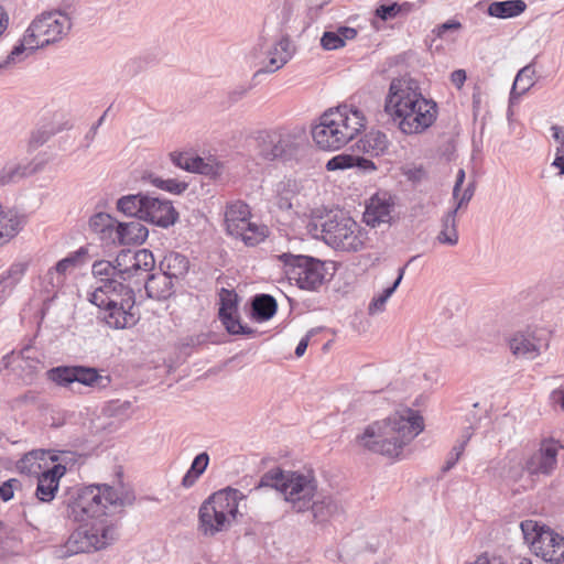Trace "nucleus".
<instances>
[{"label":"nucleus","mask_w":564,"mask_h":564,"mask_svg":"<svg viewBox=\"0 0 564 564\" xmlns=\"http://www.w3.org/2000/svg\"><path fill=\"white\" fill-rule=\"evenodd\" d=\"M135 495L130 489H116L107 484H94L76 488L64 500L67 518L83 522L58 547V557H69L78 553L96 552L112 545L119 539V525L106 518L109 513H120L131 507Z\"/></svg>","instance_id":"1"},{"label":"nucleus","mask_w":564,"mask_h":564,"mask_svg":"<svg viewBox=\"0 0 564 564\" xmlns=\"http://www.w3.org/2000/svg\"><path fill=\"white\" fill-rule=\"evenodd\" d=\"M384 110L404 134H420L437 118L436 102L426 99L417 80L406 76L391 82Z\"/></svg>","instance_id":"2"},{"label":"nucleus","mask_w":564,"mask_h":564,"mask_svg":"<svg viewBox=\"0 0 564 564\" xmlns=\"http://www.w3.org/2000/svg\"><path fill=\"white\" fill-rule=\"evenodd\" d=\"M424 429L423 419L411 409L368 425L357 436L359 446L388 457H398L403 447Z\"/></svg>","instance_id":"3"},{"label":"nucleus","mask_w":564,"mask_h":564,"mask_svg":"<svg viewBox=\"0 0 564 564\" xmlns=\"http://www.w3.org/2000/svg\"><path fill=\"white\" fill-rule=\"evenodd\" d=\"M72 28L69 15L59 10L47 11L33 19L7 58L0 62V69L22 62L36 50L61 41Z\"/></svg>","instance_id":"4"},{"label":"nucleus","mask_w":564,"mask_h":564,"mask_svg":"<svg viewBox=\"0 0 564 564\" xmlns=\"http://www.w3.org/2000/svg\"><path fill=\"white\" fill-rule=\"evenodd\" d=\"M366 127V118L356 107L340 105L325 111L313 127L316 145L325 151H336L354 140Z\"/></svg>","instance_id":"5"},{"label":"nucleus","mask_w":564,"mask_h":564,"mask_svg":"<svg viewBox=\"0 0 564 564\" xmlns=\"http://www.w3.org/2000/svg\"><path fill=\"white\" fill-rule=\"evenodd\" d=\"M272 488L282 494L292 511L302 513L310 510L316 498L318 482L312 470L302 473L283 470L279 467L264 473L254 489Z\"/></svg>","instance_id":"6"},{"label":"nucleus","mask_w":564,"mask_h":564,"mask_svg":"<svg viewBox=\"0 0 564 564\" xmlns=\"http://www.w3.org/2000/svg\"><path fill=\"white\" fill-rule=\"evenodd\" d=\"M89 302L101 310V318L113 329H124L134 326L140 316L134 311L135 294L131 285L104 284L94 290Z\"/></svg>","instance_id":"7"},{"label":"nucleus","mask_w":564,"mask_h":564,"mask_svg":"<svg viewBox=\"0 0 564 564\" xmlns=\"http://www.w3.org/2000/svg\"><path fill=\"white\" fill-rule=\"evenodd\" d=\"M246 496L227 487L209 496L199 507L198 529L205 536H214L228 530L239 514V501Z\"/></svg>","instance_id":"8"},{"label":"nucleus","mask_w":564,"mask_h":564,"mask_svg":"<svg viewBox=\"0 0 564 564\" xmlns=\"http://www.w3.org/2000/svg\"><path fill=\"white\" fill-rule=\"evenodd\" d=\"M305 141L304 132L296 129L261 131L257 137V154L268 162L291 161L297 159L305 147Z\"/></svg>","instance_id":"9"},{"label":"nucleus","mask_w":564,"mask_h":564,"mask_svg":"<svg viewBox=\"0 0 564 564\" xmlns=\"http://www.w3.org/2000/svg\"><path fill=\"white\" fill-rule=\"evenodd\" d=\"M520 527L533 554L549 563L564 562V536L533 520L522 521Z\"/></svg>","instance_id":"10"},{"label":"nucleus","mask_w":564,"mask_h":564,"mask_svg":"<svg viewBox=\"0 0 564 564\" xmlns=\"http://www.w3.org/2000/svg\"><path fill=\"white\" fill-rule=\"evenodd\" d=\"M322 239L336 250L358 251L365 242V232L349 216L335 214L322 224Z\"/></svg>","instance_id":"11"},{"label":"nucleus","mask_w":564,"mask_h":564,"mask_svg":"<svg viewBox=\"0 0 564 564\" xmlns=\"http://www.w3.org/2000/svg\"><path fill=\"white\" fill-rule=\"evenodd\" d=\"M284 265V274L302 290L315 291L324 282V263L315 258L284 252L278 256Z\"/></svg>","instance_id":"12"},{"label":"nucleus","mask_w":564,"mask_h":564,"mask_svg":"<svg viewBox=\"0 0 564 564\" xmlns=\"http://www.w3.org/2000/svg\"><path fill=\"white\" fill-rule=\"evenodd\" d=\"M119 273L124 284L139 288L155 268L153 253L148 249L121 250L117 254Z\"/></svg>","instance_id":"13"},{"label":"nucleus","mask_w":564,"mask_h":564,"mask_svg":"<svg viewBox=\"0 0 564 564\" xmlns=\"http://www.w3.org/2000/svg\"><path fill=\"white\" fill-rule=\"evenodd\" d=\"M7 368H11L25 384H31L36 375L44 368L39 352L33 347H25L19 352L12 351L2 359Z\"/></svg>","instance_id":"14"},{"label":"nucleus","mask_w":564,"mask_h":564,"mask_svg":"<svg viewBox=\"0 0 564 564\" xmlns=\"http://www.w3.org/2000/svg\"><path fill=\"white\" fill-rule=\"evenodd\" d=\"M562 445L553 438H545L540 447L525 462L523 469L530 475H551L557 466V455Z\"/></svg>","instance_id":"15"},{"label":"nucleus","mask_w":564,"mask_h":564,"mask_svg":"<svg viewBox=\"0 0 564 564\" xmlns=\"http://www.w3.org/2000/svg\"><path fill=\"white\" fill-rule=\"evenodd\" d=\"M512 354L519 358L534 359L547 347L542 330L527 329L516 333L509 340Z\"/></svg>","instance_id":"16"},{"label":"nucleus","mask_w":564,"mask_h":564,"mask_svg":"<svg viewBox=\"0 0 564 564\" xmlns=\"http://www.w3.org/2000/svg\"><path fill=\"white\" fill-rule=\"evenodd\" d=\"M142 220L162 228L173 226L178 219V213L171 200L148 195Z\"/></svg>","instance_id":"17"},{"label":"nucleus","mask_w":564,"mask_h":564,"mask_svg":"<svg viewBox=\"0 0 564 564\" xmlns=\"http://www.w3.org/2000/svg\"><path fill=\"white\" fill-rule=\"evenodd\" d=\"M291 41L289 37H281L264 51L263 66L258 73H274L282 68L292 57Z\"/></svg>","instance_id":"18"},{"label":"nucleus","mask_w":564,"mask_h":564,"mask_svg":"<svg viewBox=\"0 0 564 564\" xmlns=\"http://www.w3.org/2000/svg\"><path fill=\"white\" fill-rule=\"evenodd\" d=\"M66 467L55 464L52 468L42 471L37 477L35 496L43 502H50L55 498L61 478L65 475Z\"/></svg>","instance_id":"19"},{"label":"nucleus","mask_w":564,"mask_h":564,"mask_svg":"<svg viewBox=\"0 0 564 564\" xmlns=\"http://www.w3.org/2000/svg\"><path fill=\"white\" fill-rule=\"evenodd\" d=\"M45 161L34 159L30 162H9L0 169V186L15 183L23 177L31 176L44 169Z\"/></svg>","instance_id":"20"},{"label":"nucleus","mask_w":564,"mask_h":564,"mask_svg":"<svg viewBox=\"0 0 564 564\" xmlns=\"http://www.w3.org/2000/svg\"><path fill=\"white\" fill-rule=\"evenodd\" d=\"M115 241L118 245H134L145 241L149 235L148 228L139 219L117 224Z\"/></svg>","instance_id":"21"},{"label":"nucleus","mask_w":564,"mask_h":564,"mask_svg":"<svg viewBox=\"0 0 564 564\" xmlns=\"http://www.w3.org/2000/svg\"><path fill=\"white\" fill-rule=\"evenodd\" d=\"M393 204L390 199L379 196L371 197L364 213V220L368 226L378 227L391 219Z\"/></svg>","instance_id":"22"},{"label":"nucleus","mask_w":564,"mask_h":564,"mask_svg":"<svg viewBox=\"0 0 564 564\" xmlns=\"http://www.w3.org/2000/svg\"><path fill=\"white\" fill-rule=\"evenodd\" d=\"M312 512L314 521L318 523H324L334 518L335 516L340 514L344 511L343 505L333 496H316V498L312 499V507L310 510Z\"/></svg>","instance_id":"23"},{"label":"nucleus","mask_w":564,"mask_h":564,"mask_svg":"<svg viewBox=\"0 0 564 564\" xmlns=\"http://www.w3.org/2000/svg\"><path fill=\"white\" fill-rule=\"evenodd\" d=\"M143 285L147 295L153 300H166L174 293L173 280L161 270L160 272L151 273L143 282Z\"/></svg>","instance_id":"24"},{"label":"nucleus","mask_w":564,"mask_h":564,"mask_svg":"<svg viewBox=\"0 0 564 564\" xmlns=\"http://www.w3.org/2000/svg\"><path fill=\"white\" fill-rule=\"evenodd\" d=\"M93 274L96 278V284L94 286V290H98L104 284H108V282H111V284H121L126 285L121 279L119 273V265L117 262V258L113 262L110 261H97L93 264Z\"/></svg>","instance_id":"25"},{"label":"nucleus","mask_w":564,"mask_h":564,"mask_svg":"<svg viewBox=\"0 0 564 564\" xmlns=\"http://www.w3.org/2000/svg\"><path fill=\"white\" fill-rule=\"evenodd\" d=\"M65 284V279L53 268L48 269L42 281V314L48 310L50 304L57 296L58 292Z\"/></svg>","instance_id":"26"},{"label":"nucleus","mask_w":564,"mask_h":564,"mask_svg":"<svg viewBox=\"0 0 564 564\" xmlns=\"http://www.w3.org/2000/svg\"><path fill=\"white\" fill-rule=\"evenodd\" d=\"M249 206L242 202H236L227 207L225 214V223L227 232L231 236L232 234H239L241 227L245 226L250 219Z\"/></svg>","instance_id":"27"},{"label":"nucleus","mask_w":564,"mask_h":564,"mask_svg":"<svg viewBox=\"0 0 564 564\" xmlns=\"http://www.w3.org/2000/svg\"><path fill=\"white\" fill-rule=\"evenodd\" d=\"M188 269L187 257L180 252H169L160 262V270L172 280L185 276Z\"/></svg>","instance_id":"28"},{"label":"nucleus","mask_w":564,"mask_h":564,"mask_svg":"<svg viewBox=\"0 0 564 564\" xmlns=\"http://www.w3.org/2000/svg\"><path fill=\"white\" fill-rule=\"evenodd\" d=\"M525 9L527 3L523 0L494 1L488 6L487 13L498 19H511L522 14Z\"/></svg>","instance_id":"29"},{"label":"nucleus","mask_w":564,"mask_h":564,"mask_svg":"<svg viewBox=\"0 0 564 564\" xmlns=\"http://www.w3.org/2000/svg\"><path fill=\"white\" fill-rule=\"evenodd\" d=\"M388 145V137L381 131H370L357 143L358 149L370 156H379L383 154L387 151Z\"/></svg>","instance_id":"30"},{"label":"nucleus","mask_w":564,"mask_h":564,"mask_svg":"<svg viewBox=\"0 0 564 564\" xmlns=\"http://www.w3.org/2000/svg\"><path fill=\"white\" fill-rule=\"evenodd\" d=\"M147 197L148 194L142 193L122 196L117 202V209L126 216L142 220Z\"/></svg>","instance_id":"31"},{"label":"nucleus","mask_w":564,"mask_h":564,"mask_svg":"<svg viewBox=\"0 0 564 564\" xmlns=\"http://www.w3.org/2000/svg\"><path fill=\"white\" fill-rule=\"evenodd\" d=\"M456 209H449L441 219V230L436 240L441 245L456 246L458 243V230Z\"/></svg>","instance_id":"32"},{"label":"nucleus","mask_w":564,"mask_h":564,"mask_svg":"<svg viewBox=\"0 0 564 564\" xmlns=\"http://www.w3.org/2000/svg\"><path fill=\"white\" fill-rule=\"evenodd\" d=\"M75 382L90 388L106 389L110 386L111 379L109 376H101L96 368L76 366Z\"/></svg>","instance_id":"33"},{"label":"nucleus","mask_w":564,"mask_h":564,"mask_svg":"<svg viewBox=\"0 0 564 564\" xmlns=\"http://www.w3.org/2000/svg\"><path fill=\"white\" fill-rule=\"evenodd\" d=\"M357 35V31L352 28L340 26L336 31H326L322 39L321 45L327 51L340 48L347 40H352Z\"/></svg>","instance_id":"34"},{"label":"nucleus","mask_w":564,"mask_h":564,"mask_svg":"<svg viewBox=\"0 0 564 564\" xmlns=\"http://www.w3.org/2000/svg\"><path fill=\"white\" fill-rule=\"evenodd\" d=\"M278 308L276 301L269 294L256 295L252 300V317L257 322L269 321Z\"/></svg>","instance_id":"35"},{"label":"nucleus","mask_w":564,"mask_h":564,"mask_svg":"<svg viewBox=\"0 0 564 564\" xmlns=\"http://www.w3.org/2000/svg\"><path fill=\"white\" fill-rule=\"evenodd\" d=\"M118 221L110 215L98 213L90 217L89 227L96 234H100L102 239H107L113 243L115 230L117 229Z\"/></svg>","instance_id":"36"},{"label":"nucleus","mask_w":564,"mask_h":564,"mask_svg":"<svg viewBox=\"0 0 564 564\" xmlns=\"http://www.w3.org/2000/svg\"><path fill=\"white\" fill-rule=\"evenodd\" d=\"M534 75L535 70L531 65H527L518 72L510 91L511 102L525 94L534 85Z\"/></svg>","instance_id":"37"},{"label":"nucleus","mask_w":564,"mask_h":564,"mask_svg":"<svg viewBox=\"0 0 564 564\" xmlns=\"http://www.w3.org/2000/svg\"><path fill=\"white\" fill-rule=\"evenodd\" d=\"M239 231V234H232L231 236L241 239L247 246H256L263 241L268 236L267 226L257 225L250 220L246 223Z\"/></svg>","instance_id":"38"},{"label":"nucleus","mask_w":564,"mask_h":564,"mask_svg":"<svg viewBox=\"0 0 564 564\" xmlns=\"http://www.w3.org/2000/svg\"><path fill=\"white\" fill-rule=\"evenodd\" d=\"M209 463V456L206 452L198 454L194 460L189 469L186 471L182 479V486L185 488H191L204 474Z\"/></svg>","instance_id":"39"},{"label":"nucleus","mask_w":564,"mask_h":564,"mask_svg":"<svg viewBox=\"0 0 564 564\" xmlns=\"http://www.w3.org/2000/svg\"><path fill=\"white\" fill-rule=\"evenodd\" d=\"M171 160L176 166L189 172L205 174L209 171V165L199 156L194 158L187 154L172 153Z\"/></svg>","instance_id":"40"},{"label":"nucleus","mask_w":564,"mask_h":564,"mask_svg":"<svg viewBox=\"0 0 564 564\" xmlns=\"http://www.w3.org/2000/svg\"><path fill=\"white\" fill-rule=\"evenodd\" d=\"M44 451H31L23 455L18 463L17 468L25 475H37L42 468L41 460L44 458Z\"/></svg>","instance_id":"41"},{"label":"nucleus","mask_w":564,"mask_h":564,"mask_svg":"<svg viewBox=\"0 0 564 564\" xmlns=\"http://www.w3.org/2000/svg\"><path fill=\"white\" fill-rule=\"evenodd\" d=\"M276 205L280 209H291L292 199L296 195V184L291 180L281 181L275 185Z\"/></svg>","instance_id":"42"},{"label":"nucleus","mask_w":564,"mask_h":564,"mask_svg":"<svg viewBox=\"0 0 564 564\" xmlns=\"http://www.w3.org/2000/svg\"><path fill=\"white\" fill-rule=\"evenodd\" d=\"M47 378L61 387H68L75 382L76 366H58L50 369Z\"/></svg>","instance_id":"43"},{"label":"nucleus","mask_w":564,"mask_h":564,"mask_svg":"<svg viewBox=\"0 0 564 564\" xmlns=\"http://www.w3.org/2000/svg\"><path fill=\"white\" fill-rule=\"evenodd\" d=\"M85 254L86 250L84 248H80L79 250L67 256L66 258L59 260L52 268L55 269L63 276V279L66 280L67 274L74 271L79 265L80 259Z\"/></svg>","instance_id":"44"},{"label":"nucleus","mask_w":564,"mask_h":564,"mask_svg":"<svg viewBox=\"0 0 564 564\" xmlns=\"http://www.w3.org/2000/svg\"><path fill=\"white\" fill-rule=\"evenodd\" d=\"M238 311V295L232 290L223 288L219 292V312L218 316L234 314Z\"/></svg>","instance_id":"45"},{"label":"nucleus","mask_w":564,"mask_h":564,"mask_svg":"<svg viewBox=\"0 0 564 564\" xmlns=\"http://www.w3.org/2000/svg\"><path fill=\"white\" fill-rule=\"evenodd\" d=\"M219 319L231 335H251L253 333L250 327L241 324L238 312L219 316Z\"/></svg>","instance_id":"46"},{"label":"nucleus","mask_w":564,"mask_h":564,"mask_svg":"<svg viewBox=\"0 0 564 564\" xmlns=\"http://www.w3.org/2000/svg\"><path fill=\"white\" fill-rule=\"evenodd\" d=\"M28 268L29 263L25 261L13 262L0 275L15 288L25 275Z\"/></svg>","instance_id":"47"},{"label":"nucleus","mask_w":564,"mask_h":564,"mask_svg":"<svg viewBox=\"0 0 564 564\" xmlns=\"http://www.w3.org/2000/svg\"><path fill=\"white\" fill-rule=\"evenodd\" d=\"M150 183L155 187L172 194H181L187 188V183L174 178L163 180L158 176H150Z\"/></svg>","instance_id":"48"},{"label":"nucleus","mask_w":564,"mask_h":564,"mask_svg":"<svg viewBox=\"0 0 564 564\" xmlns=\"http://www.w3.org/2000/svg\"><path fill=\"white\" fill-rule=\"evenodd\" d=\"M469 438H470V434H467L465 436V438L459 444L455 445L452 448L451 453L447 456L445 465L443 467L444 471H448L456 465V463L459 460L460 456L463 455V453L465 451V446L468 443Z\"/></svg>","instance_id":"49"},{"label":"nucleus","mask_w":564,"mask_h":564,"mask_svg":"<svg viewBox=\"0 0 564 564\" xmlns=\"http://www.w3.org/2000/svg\"><path fill=\"white\" fill-rule=\"evenodd\" d=\"M354 155L351 154H338L326 163L328 171L346 170L352 167Z\"/></svg>","instance_id":"50"},{"label":"nucleus","mask_w":564,"mask_h":564,"mask_svg":"<svg viewBox=\"0 0 564 564\" xmlns=\"http://www.w3.org/2000/svg\"><path fill=\"white\" fill-rule=\"evenodd\" d=\"M21 488L20 480L15 478L4 479L0 482V499L9 501L13 498L14 491Z\"/></svg>","instance_id":"51"},{"label":"nucleus","mask_w":564,"mask_h":564,"mask_svg":"<svg viewBox=\"0 0 564 564\" xmlns=\"http://www.w3.org/2000/svg\"><path fill=\"white\" fill-rule=\"evenodd\" d=\"M392 290H383L381 294L375 296L368 306L370 315H375L384 311L387 301L391 297Z\"/></svg>","instance_id":"52"},{"label":"nucleus","mask_w":564,"mask_h":564,"mask_svg":"<svg viewBox=\"0 0 564 564\" xmlns=\"http://www.w3.org/2000/svg\"><path fill=\"white\" fill-rule=\"evenodd\" d=\"M409 3L398 4V3H391V4H383L380 6L376 13L377 15L382 20H389L392 18H395L399 12L402 10L403 7H408Z\"/></svg>","instance_id":"53"},{"label":"nucleus","mask_w":564,"mask_h":564,"mask_svg":"<svg viewBox=\"0 0 564 564\" xmlns=\"http://www.w3.org/2000/svg\"><path fill=\"white\" fill-rule=\"evenodd\" d=\"M352 167L365 173L373 172L377 169L371 160L356 155H354Z\"/></svg>","instance_id":"54"},{"label":"nucleus","mask_w":564,"mask_h":564,"mask_svg":"<svg viewBox=\"0 0 564 564\" xmlns=\"http://www.w3.org/2000/svg\"><path fill=\"white\" fill-rule=\"evenodd\" d=\"M552 137L557 143L556 151L564 153V127L561 126H552L551 127Z\"/></svg>","instance_id":"55"},{"label":"nucleus","mask_w":564,"mask_h":564,"mask_svg":"<svg viewBox=\"0 0 564 564\" xmlns=\"http://www.w3.org/2000/svg\"><path fill=\"white\" fill-rule=\"evenodd\" d=\"M460 26L462 24L458 21L449 20L436 26L434 33L436 34V36L442 37L447 31L458 30L460 29Z\"/></svg>","instance_id":"56"},{"label":"nucleus","mask_w":564,"mask_h":564,"mask_svg":"<svg viewBox=\"0 0 564 564\" xmlns=\"http://www.w3.org/2000/svg\"><path fill=\"white\" fill-rule=\"evenodd\" d=\"M404 175L412 182H421L426 176V172L422 166H415L408 169Z\"/></svg>","instance_id":"57"},{"label":"nucleus","mask_w":564,"mask_h":564,"mask_svg":"<svg viewBox=\"0 0 564 564\" xmlns=\"http://www.w3.org/2000/svg\"><path fill=\"white\" fill-rule=\"evenodd\" d=\"M52 133L53 132H47V131L33 132L30 138V144L34 148L40 147L48 140V138L51 137Z\"/></svg>","instance_id":"58"},{"label":"nucleus","mask_w":564,"mask_h":564,"mask_svg":"<svg viewBox=\"0 0 564 564\" xmlns=\"http://www.w3.org/2000/svg\"><path fill=\"white\" fill-rule=\"evenodd\" d=\"M14 286L11 285L8 281H6L0 275V306L6 302V300L11 295L13 292Z\"/></svg>","instance_id":"59"},{"label":"nucleus","mask_w":564,"mask_h":564,"mask_svg":"<svg viewBox=\"0 0 564 564\" xmlns=\"http://www.w3.org/2000/svg\"><path fill=\"white\" fill-rule=\"evenodd\" d=\"M550 400L554 406H560L564 411V388L552 391Z\"/></svg>","instance_id":"60"},{"label":"nucleus","mask_w":564,"mask_h":564,"mask_svg":"<svg viewBox=\"0 0 564 564\" xmlns=\"http://www.w3.org/2000/svg\"><path fill=\"white\" fill-rule=\"evenodd\" d=\"M466 72L464 69H456L451 74V82L454 86L460 89L466 80Z\"/></svg>","instance_id":"61"},{"label":"nucleus","mask_w":564,"mask_h":564,"mask_svg":"<svg viewBox=\"0 0 564 564\" xmlns=\"http://www.w3.org/2000/svg\"><path fill=\"white\" fill-rule=\"evenodd\" d=\"M473 195H474L473 185H469L464 191L462 197L458 199L455 207H453L452 209H456V213H457L459 208H462L464 205H466L471 199Z\"/></svg>","instance_id":"62"},{"label":"nucleus","mask_w":564,"mask_h":564,"mask_svg":"<svg viewBox=\"0 0 564 564\" xmlns=\"http://www.w3.org/2000/svg\"><path fill=\"white\" fill-rule=\"evenodd\" d=\"M106 113H107V111L98 119V121L95 124H93L90 130L85 135V140L87 141V147H89L90 143L93 142V140L95 139L98 128L102 124V122L105 120Z\"/></svg>","instance_id":"63"},{"label":"nucleus","mask_w":564,"mask_h":564,"mask_svg":"<svg viewBox=\"0 0 564 564\" xmlns=\"http://www.w3.org/2000/svg\"><path fill=\"white\" fill-rule=\"evenodd\" d=\"M552 166L558 170V175H564V153L556 151Z\"/></svg>","instance_id":"64"}]
</instances>
